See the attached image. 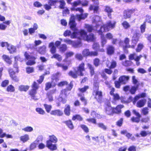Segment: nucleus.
<instances>
[{"mask_svg": "<svg viewBox=\"0 0 151 151\" xmlns=\"http://www.w3.org/2000/svg\"><path fill=\"white\" fill-rule=\"evenodd\" d=\"M75 17L74 15H71L70 19L69 25L70 28L74 31L71 36V38H77L79 35L80 31L77 30L76 27V24L75 21Z\"/></svg>", "mask_w": 151, "mask_h": 151, "instance_id": "f257e3e1", "label": "nucleus"}, {"mask_svg": "<svg viewBox=\"0 0 151 151\" xmlns=\"http://www.w3.org/2000/svg\"><path fill=\"white\" fill-rule=\"evenodd\" d=\"M116 22L115 21H109L106 24L103 26L101 25L100 29L98 31L99 34H101L102 32L105 31H108L113 29L115 27Z\"/></svg>", "mask_w": 151, "mask_h": 151, "instance_id": "f03ea898", "label": "nucleus"}, {"mask_svg": "<svg viewBox=\"0 0 151 151\" xmlns=\"http://www.w3.org/2000/svg\"><path fill=\"white\" fill-rule=\"evenodd\" d=\"M77 38L88 41H93L95 39V37L93 34L91 33L89 35L87 36L86 32L83 30H81L79 35Z\"/></svg>", "mask_w": 151, "mask_h": 151, "instance_id": "7ed1b4c3", "label": "nucleus"}, {"mask_svg": "<svg viewBox=\"0 0 151 151\" xmlns=\"http://www.w3.org/2000/svg\"><path fill=\"white\" fill-rule=\"evenodd\" d=\"M100 18L99 16H96L95 17L94 19V22L96 24V29H93L92 26L89 24H86L85 27V28L89 32H91L93 30H95L97 31L98 32V31L99 30L97 29V28L102 24V22L100 21Z\"/></svg>", "mask_w": 151, "mask_h": 151, "instance_id": "20e7f679", "label": "nucleus"}, {"mask_svg": "<svg viewBox=\"0 0 151 151\" xmlns=\"http://www.w3.org/2000/svg\"><path fill=\"white\" fill-rule=\"evenodd\" d=\"M68 94L69 93L66 89L62 90L60 95V101H61L63 103H65L66 101V97Z\"/></svg>", "mask_w": 151, "mask_h": 151, "instance_id": "39448f33", "label": "nucleus"}, {"mask_svg": "<svg viewBox=\"0 0 151 151\" xmlns=\"http://www.w3.org/2000/svg\"><path fill=\"white\" fill-rule=\"evenodd\" d=\"M135 11V9H127L124 10L123 13L124 18L126 19L130 18L131 17V14L134 12Z\"/></svg>", "mask_w": 151, "mask_h": 151, "instance_id": "423d86ee", "label": "nucleus"}, {"mask_svg": "<svg viewBox=\"0 0 151 151\" xmlns=\"http://www.w3.org/2000/svg\"><path fill=\"white\" fill-rule=\"evenodd\" d=\"M139 34L138 33H136L134 34L132 38V45L131 48H134L135 46L139 40Z\"/></svg>", "mask_w": 151, "mask_h": 151, "instance_id": "0eeeda50", "label": "nucleus"}, {"mask_svg": "<svg viewBox=\"0 0 151 151\" xmlns=\"http://www.w3.org/2000/svg\"><path fill=\"white\" fill-rule=\"evenodd\" d=\"M63 40L64 42L68 44L72 45L75 47H78L81 46L80 41L76 43L69 39H64Z\"/></svg>", "mask_w": 151, "mask_h": 151, "instance_id": "6e6552de", "label": "nucleus"}, {"mask_svg": "<svg viewBox=\"0 0 151 151\" xmlns=\"http://www.w3.org/2000/svg\"><path fill=\"white\" fill-rule=\"evenodd\" d=\"M24 56L27 59H32V61L29 60L26 63L27 65H33L35 63V62L34 61V60L35 59L34 57L30 56V55H29L27 52H25Z\"/></svg>", "mask_w": 151, "mask_h": 151, "instance_id": "1a4fd4ad", "label": "nucleus"}, {"mask_svg": "<svg viewBox=\"0 0 151 151\" xmlns=\"http://www.w3.org/2000/svg\"><path fill=\"white\" fill-rule=\"evenodd\" d=\"M96 89L97 90L94 91L93 94L95 96V98L99 101L101 99L102 97V93L101 91L98 90L99 88L98 87H96Z\"/></svg>", "mask_w": 151, "mask_h": 151, "instance_id": "9d476101", "label": "nucleus"}, {"mask_svg": "<svg viewBox=\"0 0 151 151\" xmlns=\"http://www.w3.org/2000/svg\"><path fill=\"white\" fill-rule=\"evenodd\" d=\"M42 136H39L36 140L31 144L29 147L30 150H32L35 148L36 147L37 145L40 141L39 139L42 140Z\"/></svg>", "mask_w": 151, "mask_h": 151, "instance_id": "9b49d317", "label": "nucleus"}, {"mask_svg": "<svg viewBox=\"0 0 151 151\" xmlns=\"http://www.w3.org/2000/svg\"><path fill=\"white\" fill-rule=\"evenodd\" d=\"M105 109L106 113L108 115H112L114 113L113 109L109 103L106 105Z\"/></svg>", "mask_w": 151, "mask_h": 151, "instance_id": "f8f14e48", "label": "nucleus"}, {"mask_svg": "<svg viewBox=\"0 0 151 151\" xmlns=\"http://www.w3.org/2000/svg\"><path fill=\"white\" fill-rule=\"evenodd\" d=\"M52 143L49 141H47L46 145L47 147L51 151L56 150L57 149V145L55 144H53Z\"/></svg>", "mask_w": 151, "mask_h": 151, "instance_id": "ddd939ff", "label": "nucleus"}, {"mask_svg": "<svg viewBox=\"0 0 151 151\" xmlns=\"http://www.w3.org/2000/svg\"><path fill=\"white\" fill-rule=\"evenodd\" d=\"M84 65V63H82L79 65L77 68V71L79 73V75L81 76H83L84 75L82 72L85 70Z\"/></svg>", "mask_w": 151, "mask_h": 151, "instance_id": "4468645a", "label": "nucleus"}, {"mask_svg": "<svg viewBox=\"0 0 151 151\" xmlns=\"http://www.w3.org/2000/svg\"><path fill=\"white\" fill-rule=\"evenodd\" d=\"M129 40L128 38H125L124 42H123V43H121V46L123 47L124 49L131 47V45L130 46L129 45Z\"/></svg>", "mask_w": 151, "mask_h": 151, "instance_id": "2eb2a0df", "label": "nucleus"}, {"mask_svg": "<svg viewBox=\"0 0 151 151\" xmlns=\"http://www.w3.org/2000/svg\"><path fill=\"white\" fill-rule=\"evenodd\" d=\"M129 79V76H122L119 78V81L122 84H125L127 82Z\"/></svg>", "mask_w": 151, "mask_h": 151, "instance_id": "dca6fc26", "label": "nucleus"}, {"mask_svg": "<svg viewBox=\"0 0 151 151\" xmlns=\"http://www.w3.org/2000/svg\"><path fill=\"white\" fill-rule=\"evenodd\" d=\"M146 102V99H141L137 102L136 106L137 107L139 108L142 107L144 106Z\"/></svg>", "mask_w": 151, "mask_h": 151, "instance_id": "f3484780", "label": "nucleus"}, {"mask_svg": "<svg viewBox=\"0 0 151 151\" xmlns=\"http://www.w3.org/2000/svg\"><path fill=\"white\" fill-rule=\"evenodd\" d=\"M50 114L51 115L61 116L63 114V113L60 110L58 109L52 111L50 112Z\"/></svg>", "mask_w": 151, "mask_h": 151, "instance_id": "a211bd4d", "label": "nucleus"}, {"mask_svg": "<svg viewBox=\"0 0 151 151\" xmlns=\"http://www.w3.org/2000/svg\"><path fill=\"white\" fill-rule=\"evenodd\" d=\"M88 15V14L87 13L84 14H82L80 15L77 14L76 16V17L77 18L78 21H80L81 19H84L86 18Z\"/></svg>", "mask_w": 151, "mask_h": 151, "instance_id": "6ab92c4d", "label": "nucleus"}, {"mask_svg": "<svg viewBox=\"0 0 151 151\" xmlns=\"http://www.w3.org/2000/svg\"><path fill=\"white\" fill-rule=\"evenodd\" d=\"M49 47L50 48V51L51 53L53 54L56 52V48L54 46L53 42H51L49 44Z\"/></svg>", "mask_w": 151, "mask_h": 151, "instance_id": "aec40b11", "label": "nucleus"}, {"mask_svg": "<svg viewBox=\"0 0 151 151\" xmlns=\"http://www.w3.org/2000/svg\"><path fill=\"white\" fill-rule=\"evenodd\" d=\"M37 93V91L34 89H32L29 92V94L31 96L32 99L34 100H37L36 98L35 94Z\"/></svg>", "mask_w": 151, "mask_h": 151, "instance_id": "412c9836", "label": "nucleus"}, {"mask_svg": "<svg viewBox=\"0 0 151 151\" xmlns=\"http://www.w3.org/2000/svg\"><path fill=\"white\" fill-rule=\"evenodd\" d=\"M79 74V73L77 71H76L74 72L72 71H70L68 73V74L70 76L75 78H77L78 76H80Z\"/></svg>", "mask_w": 151, "mask_h": 151, "instance_id": "4be33fe9", "label": "nucleus"}, {"mask_svg": "<svg viewBox=\"0 0 151 151\" xmlns=\"http://www.w3.org/2000/svg\"><path fill=\"white\" fill-rule=\"evenodd\" d=\"M2 58L4 61L9 64H11L12 63V61L8 56L6 55H3Z\"/></svg>", "mask_w": 151, "mask_h": 151, "instance_id": "5701e85b", "label": "nucleus"}, {"mask_svg": "<svg viewBox=\"0 0 151 151\" xmlns=\"http://www.w3.org/2000/svg\"><path fill=\"white\" fill-rule=\"evenodd\" d=\"M114 47L112 46L109 45L107 49V53L109 55H111L114 53Z\"/></svg>", "mask_w": 151, "mask_h": 151, "instance_id": "b1692460", "label": "nucleus"}, {"mask_svg": "<svg viewBox=\"0 0 151 151\" xmlns=\"http://www.w3.org/2000/svg\"><path fill=\"white\" fill-rule=\"evenodd\" d=\"M123 105H118L115 109H113L114 113L116 114H119L121 112V109L123 108Z\"/></svg>", "mask_w": 151, "mask_h": 151, "instance_id": "393cba45", "label": "nucleus"}, {"mask_svg": "<svg viewBox=\"0 0 151 151\" xmlns=\"http://www.w3.org/2000/svg\"><path fill=\"white\" fill-rule=\"evenodd\" d=\"M7 50L9 51L10 53H13L15 52L16 48L15 46L12 45H9L7 47Z\"/></svg>", "mask_w": 151, "mask_h": 151, "instance_id": "a878e982", "label": "nucleus"}, {"mask_svg": "<svg viewBox=\"0 0 151 151\" xmlns=\"http://www.w3.org/2000/svg\"><path fill=\"white\" fill-rule=\"evenodd\" d=\"M58 141L57 138L54 135H52L50 136V139L47 141H49L51 143H56Z\"/></svg>", "mask_w": 151, "mask_h": 151, "instance_id": "bb28decb", "label": "nucleus"}, {"mask_svg": "<svg viewBox=\"0 0 151 151\" xmlns=\"http://www.w3.org/2000/svg\"><path fill=\"white\" fill-rule=\"evenodd\" d=\"M105 11L108 13V17L111 18V14H110V13L113 12L112 9L109 6H105Z\"/></svg>", "mask_w": 151, "mask_h": 151, "instance_id": "cd10ccee", "label": "nucleus"}, {"mask_svg": "<svg viewBox=\"0 0 151 151\" xmlns=\"http://www.w3.org/2000/svg\"><path fill=\"white\" fill-rule=\"evenodd\" d=\"M116 62L114 60H112V62L109 64L107 63V66L110 68H114L116 67Z\"/></svg>", "mask_w": 151, "mask_h": 151, "instance_id": "c85d7f7f", "label": "nucleus"}, {"mask_svg": "<svg viewBox=\"0 0 151 151\" xmlns=\"http://www.w3.org/2000/svg\"><path fill=\"white\" fill-rule=\"evenodd\" d=\"M55 89L53 90H51L49 93H48L47 94L48 98L49 99V101H51L53 100L52 96L51 95V94L53 93H55Z\"/></svg>", "mask_w": 151, "mask_h": 151, "instance_id": "c756f323", "label": "nucleus"}, {"mask_svg": "<svg viewBox=\"0 0 151 151\" xmlns=\"http://www.w3.org/2000/svg\"><path fill=\"white\" fill-rule=\"evenodd\" d=\"M89 9L91 10H93L94 13H97L99 9V6H98L91 5L90 6Z\"/></svg>", "mask_w": 151, "mask_h": 151, "instance_id": "7c9ffc66", "label": "nucleus"}, {"mask_svg": "<svg viewBox=\"0 0 151 151\" xmlns=\"http://www.w3.org/2000/svg\"><path fill=\"white\" fill-rule=\"evenodd\" d=\"M123 28L125 29H127L130 27V25L129 23L126 21H124L122 24Z\"/></svg>", "mask_w": 151, "mask_h": 151, "instance_id": "2f4dec72", "label": "nucleus"}, {"mask_svg": "<svg viewBox=\"0 0 151 151\" xmlns=\"http://www.w3.org/2000/svg\"><path fill=\"white\" fill-rule=\"evenodd\" d=\"M51 58H55L59 61H61L62 60L61 56L58 54H54L51 57Z\"/></svg>", "mask_w": 151, "mask_h": 151, "instance_id": "473e14b6", "label": "nucleus"}, {"mask_svg": "<svg viewBox=\"0 0 151 151\" xmlns=\"http://www.w3.org/2000/svg\"><path fill=\"white\" fill-rule=\"evenodd\" d=\"M20 139L23 142H25L29 139V136L27 134H25L24 136H21L20 137Z\"/></svg>", "mask_w": 151, "mask_h": 151, "instance_id": "72a5a7b5", "label": "nucleus"}, {"mask_svg": "<svg viewBox=\"0 0 151 151\" xmlns=\"http://www.w3.org/2000/svg\"><path fill=\"white\" fill-rule=\"evenodd\" d=\"M58 2L60 4V5L58 6L59 9H63L65 8V6L66 4L64 0H59Z\"/></svg>", "mask_w": 151, "mask_h": 151, "instance_id": "f704fd0d", "label": "nucleus"}, {"mask_svg": "<svg viewBox=\"0 0 151 151\" xmlns=\"http://www.w3.org/2000/svg\"><path fill=\"white\" fill-rule=\"evenodd\" d=\"M29 86H20L19 87V89L20 91H27L29 89Z\"/></svg>", "mask_w": 151, "mask_h": 151, "instance_id": "c9c22d12", "label": "nucleus"}, {"mask_svg": "<svg viewBox=\"0 0 151 151\" xmlns=\"http://www.w3.org/2000/svg\"><path fill=\"white\" fill-rule=\"evenodd\" d=\"M64 122L70 129H73L74 127L72 122L70 120L66 121Z\"/></svg>", "mask_w": 151, "mask_h": 151, "instance_id": "e433bc0d", "label": "nucleus"}, {"mask_svg": "<svg viewBox=\"0 0 151 151\" xmlns=\"http://www.w3.org/2000/svg\"><path fill=\"white\" fill-rule=\"evenodd\" d=\"M87 65L90 70V73L91 76H92L94 73V69L91 65L88 63Z\"/></svg>", "mask_w": 151, "mask_h": 151, "instance_id": "4c0bfd02", "label": "nucleus"}, {"mask_svg": "<svg viewBox=\"0 0 151 151\" xmlns=\"http://www.w3.org/2000/svg\"><path fill=\"white\" fill-rule=\"evenodd\" d=\"M132 81L133 83L137 86V87H138L139 83L135 76H133L132 77Z\"/></svg>", "mask_w": 151, "mask_h": 151, "instance_id": "58836bf2", "label": "nucleus"}, {"mask_svg": "<svg viewBox=\"0 0 151 151\" xmlns=\"http://www.w3.org/2000/svg\"><path fill=\"white\" fill-rule=\"evenodd\" d=\"M46 48L45 46H44L40 47L38 50L39 53L42 54H44L46 52Z\"/></svg>", "mask_w": 151, "mask_h": 151, "instance_id": "ea45409f", "label": "nucleus"}, {"mask_svg": "<svg viewBox=\"0 0 151 151\" xmlns=\"http://www.w3.org/2000/svg\"><path fill=\"white\" fill-rule=\"evenodd\" d=\"M59 0H48V4L51 6H55L56 3L58 2Z\"/></svg>", "mask_w": 151, "mask_h": 151, "instance_id": "a19ab883", "label": "nucleus"}, {"mask_svg": "<svg viewBox=\"0 0 151 151\" xmlns=\"http://www.w3.org/2000/svg\"><path fill=\"white\" fill-rule=\"evenodd\" d=\"M70 107L69 105H67L66 107L64 110V113L67 116L70 115Z\"/></svg>", "mask_w": 151, "mask_h": 151, "instance_id": "79ce46f5", "label": "nucleus"}, {"mask_svg": "<svg viewBox=\"0 0 151 151\" xmlns=\"http://www.w3.org/2000/svg\"><path fill=\"white\" fill-rule=\"evenodd\" d=\"M67 47L66 45L62 44L59 47V50L60 51L64 52L67 50Z\"/></svg>", "mask_w": 151, "mask_h": 151, "instance_id": "37998d69", "label": "nucleus"}, {"mask_svg": "<svg viewBox=\"0 0 151 151\" xmlns=\"http://www.w3.org/2000/svg\"><path fill=\"white\" fill-rule=\"evenodd\" d=\"M72 119L73 120H75L77 119L78 120L81 121L83 120V118L80 115H76L73 116Z\"/></svg>", "mask_w": 151, "mask_h": 151, "instance_id": "c03bdc74", "label": "nucleus"}, {"mask_svg": "<svg viewBox=\"0 0 151 151\" xmlns=\"http://www.w3.org/2000/svg\"><path fill=\"white\" fill-rule=\"evenodd\" d=\"M103 32H102L101 34L100 35H101V38L102 45V46H103L106 43L107 40L104 36V35H103Z\"/></svg>", "mask_w": 151, "mask_h": 151, "instance_id": "a18cd8bd", "label": "nucleus"}, {"mask_svg": "<svg viewBox=\"0 0 151 151\" xmlns=\"http://www.w3.org/2000/svg\"><path fill=\"white\" fill-rule=\"evenodd\" d=\"M149 109L147 107L143 108L141 110V113L144 115H147L149 113Z\"/></svg>", "mask_w": 151, "mask_h": 151, "instance_id": "49530a36", "label": "nucleus"}, {"mask_svg": "<svg viewBox=\"0 0 151 151\" xmlns=\"http://www.w3.org/2000/svg\"><path fill=\"white\" fill-rule=\"evenodd\" d=\"M82 55L83 56L85 57L90 55V52L88 49L84 50L82 52Z\"/></svg>", "mask_w": 151, "mask_h": 151, "instance_id": "de8ad7c7", "label": "nucleus"}, {"mask_svg": "<svg viewBox=\"0 0 151 151\" xmlns=\"http://www.w3.org/2000/svg\"><path fill=\"white\" fill-rule=\"evenodd\" d=\"M6 133H0V137L3 138L6 137L7 138H12V136L10 134H6Z\"/></svg>", "mask_w": 151, "mask_h": 151, "instance_id": "09e8293b", "label": "nucleus"}, {"mask_svg": "<svg viewBox=\"0 0 151 151\" xmlns=\"http://www.w3.org/2000/svg\"><path fill=\"white\" fill-rule=\"evenodd\" d=\"M35 110L40 114L44 115L45 114V111L41 108H37Z\"/></svg>", "mask_w": 151, "mask_h": 151, "instance_id": "8fccbe9b", "label": "nucleus"}, {"mask_svg": "<svg viewBox=\"0 0 151 151\" xmlns=\"http://www.w3.org/2000/svg\"><path fill=\"white\" fill-rule=\"evenodd\" d=\"M6 91L8 92H13L15 91V88L12 85H9L7 87Z\"/></svg>", "mask_w": 151, "mask_h": 151, "instance_id": "3c124183", "label": "nucleus"}, {"mask_svg": "<svg viewBox=\"0 0 151 151\" xmlns=\"http://www.w3.org/2000/svg\"><path fill=\"white\" fill-rule=\"evenodd\" d=\"M140 118L141 117H133L131 118V120L132 122L138 123L139 122Z\"/></svg>", "mask_w": 151, "mask_h": 151, "instance_id": "603ef678", "label": "nucleus"}, {"mask_svg": "<svg viewBox=\"0 0 151 151\" xmlns=\"http://www.w3.org/2000/svg\"><path fill=\"white\" fill-rule=\"evenodd\" d=\"M44 106L47 112L49 113L51 109V106L50 105H48L45 104L44 105Z\"/></svg>", "mask_w": 151, "mask_h": 151, "instance_id": "864d4df0", "label": "nucleus"}, {"mask_svg": "<svg viewBox=\"0 0 151 151\" xmlns=\"http://www.w3.org/2000/svg\"><path fill=\"white\" fill-rule=\"evenodd\" d=\"M112 43L114 44H116L117 43H119L120 46L121 45V43H123V42L119 40L116 39H113L112 41Z\"/></svg>", "mask_w": 151, "mask_h": 151, "instance_id": "5fc2aeb1", "label": "nucleus"}, {"mask_svg": "<svg viewBox=\"0 0 151 151\" xmlns=\"http://www.w3.org/2000/svg\"><path fill=\"white\" fill-rule=\"evenodd\" d=\"M138 88L137 87V86L132 87L131 89L130 88L129 91L132 94H134Z\"/></svg>", "mask_w": 151, "mask_h": 151, "instance_id": "6e6d98bb", "label": "nucleus"}, {"mask_svg": "<svg viewBox=\"0 0 151 151\" xmlns=\"http://www.w3.org/2000/svg\"><path fill=\"white\" fill-rule=\"evenodd\" d=\"M63 9V16H66V14H69V11L67 8L65 7Z\"/></svg>", "mask_w": 151, "mask_h": 151, "instance_id": "4d7b16f0", "label": "nucleus"}, {"mask_svg": "<svg viewBox=\"0 0 151 151\" xmlns=\"http://www.w3.org/2000/svg\"><path fill=\"white\" fill-rule=\"evenodd\" d=\"M89 88V87L88 86H85L83 88H78L79 91L81 93H83L85 92Z\"/></svg>", "mask_w": 151, "mask_h": 151, "instance_id": "13d9d810", "label": "nucleus"}, {"mask_svg": "<svg viewBox=\"0 0 151 151\" xmlns=\"http://www.w3.org/2000/svg\"><path fill=\"white\" fill-rule=\"evenodd\" d=\"M97 125L99 127L104 130H106L107 128L102 123H99Z\"/></svg>", "mask_w": 151, "mask_h": 151, "instance_id": "bf43d9fd", "label": "nucleus"}, {"mask_svg": "<svg viewBox=\"0 0 151 151\" xmlns=\"http://www.w3.org/2000/svg\"><path fill=\"white\" fill-rule=\"evenodd\" d=\"M61 75V74L60 73L58 72L53 75V78L56 80H58Z\"/></svg>", "mask_w": 151, "mask_h": 151, "instance_id": "052dcab7", "label": "nucleus"}, {"mask_svg": "<svg viewBox=\"0 0 151 151\" xmlns=\"http://www.w3.org/2000/svg\"><path fill=\"white\" fill-rule=\"evenodd\" d=\"M137 56L136 54L135 53L131 54L129 56V58L130 60H135V59Z\"/></svg>", "mask_w": 151, "mask_h": 151, "instance_id": "680f3d73", "label": "nucleus"}, {"mask_svg": "<svg viewBox=\"0 0 151 151\" xmlns=\"http://www.w3.org/2000/svg\"><path fill=\"white\" fill-rule=\"evenodd\" d=\"M23 130L25 132H30L33 131V128L31 127H27L23 129Z\"/></svg>", "mask_w": 151, "mask_h": 151, "instance_id": "e2e57ef3", "label": "nucleus"}, {"mask_svg": "<svg viewBox=\"0 0 151 151\" xmlns=\"http://www.w3.org/2000/svg\"><path fill=\"white\" fill-rule=\"evenodd\" d=\"M32 89L37 90L39 88L38 85L35 82H34L32 86Z\"/></svg>", "mask_w": 151, "mask_h": 151, "instance_id": "0e129e2a", "label": "nucleus"}, {"mask_svg": "<svg viewBox=\"0 0 151 151\" xmlns=\"http://www.w3.org/2000/svg\"><path fill=\"white\" fill-rule=\"evenodd\" d=\"M132 64V62L130 61L126 60L123 63V65L125 66H129Z\"/></svg>", "mask_w": 151, "mask_h": 151, "instance_id": "69168bd1", "label": "nucleus"}, {"mask_svg": "<svg viewBox=\"0 0 151 151\" xmlns=\"http://www.w3.org/2000/svg\"><path fill=\"white\" fill-rule=\"evenodd\" d=\"M26 72L28 73H30L34 71V68L32 67H28L27 68Z\"/></svg>", "mask_w": 151, "mask_h": 151, "instance_id": "338daca9", "label": "nucleus"}, {"mask_svg": "<svg viewBox=\"0 0 151 151\" xmlns=\"http://www.w3.org/2000/svg\"><path fill=\"white\" fill-rule=\"evenodd\" d=\"M150 118L149 116H146L142 118L141 120L142 122L144 123H147L150 120Z\"/></svg>", "mask_w": 151, "mask_h": 151, "instance_id": "774afa93", "label": "nucleus"}]
</instances>
